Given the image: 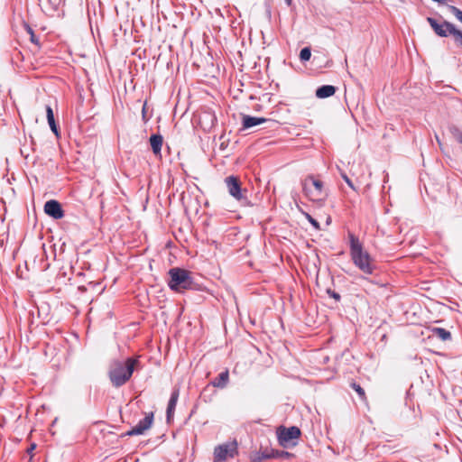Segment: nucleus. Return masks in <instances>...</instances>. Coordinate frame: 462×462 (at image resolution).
I'll return each instance as SVG.
<instances>
[{
  "instance_id": "f257e3e1",
  "label": "nucleus",
  "mask_w": 462,
  "mask_h": 462,
  "mask_svg": "<svg viewBox=\"0 0 462 462\" xmlns=\"http://www.w3.org/2000/svg\"><path fill=\"white\" fill-rule=\"evenodd\" d=\"M350 254L354 264L364 273L372 274L375 265L374 260L365 251L357 237L350 236Z\"/></svg>"
},
{
  "instance_id": "f03ea898",
  "label": "nucleus",
  "mask_w": 462,
  "mask_h": 462,
  "mask_svg": "<svg viewBox=\"0 0 462 462\" xmlns=\"http://www.w3.org/2000/svg\"><path fill=\"white\" fill-rule=\"evenodd\" d=\"M136 359L128 358L125 362H115L109 371V378L114 386L119 387L125 384L132 376Z\"/></svg>"
},
{
  "instance_id": "7ed1b4c3",
  "label": "nucleus",
  "mask_w": 462,
  "mask_h": 462,
  "mask_svg": "<svg viewBox=\"0 0 462 462\" xmlns=\"http://www.w3.org/2000/svg\"><path fill=\"white\" fill-rule=\"evenodd\" d=\"M169 274L171 277L169 286L173 291H181L191 284L189 274L185 270L173 268L170 270Z\"/></svg>"
},
{
  "instance_id": "20e7f679",
  "label": "nucleus",
  "mask_w": 462,
  "mask_h": 462,
  "mask_svg": "<svg viewBox=\"0 0 462 462\" xmlns=\"http://www.w3.org/2000/svg\"><path fill=\"white\" fill-rule=\"evenodd\" d=\"M237 453L236 442H228L218 445L214 450V462H223L234 457Z\"/></svg>"
},
{
  "instance_id": "39448f33",
  "label": "nucleus",
  "mask_w": 462,
  "mask_h": 462,
  "mask_svg": "<svg viewBox=\"0 0 462 462\" xmlns=\"http://www.w3.org/2000/svg\"><path fill=\"white\" fill-rule=\"evenodd\" d=\"M322 182L314 180L308 179L304 181L303 189L308 197H310L312 200H319L322 197Z\"/></svg>"
},
{
  "instance_id": "423d86ee",
  "label": "nucleus",
  "mask_w": 462,
  "mask_h": 462,
  "mask_svg": "<svg viewBox=\"0 0 462 462\" xmlns=\"http://www.w3.org/2000/svg\"><path fill=\"white\" fill-rule=\"evenodd\" d=\"M300 435V430L297 427L284 428L279 431V441L283 447H288L294 439H298Z\"/></svg>"
},
{
  "instance_id": "0eeeda50",
  "label": "nucleus",
  "mask_w": 462,
  "mask_h": 462,
  "mask_svg": "<svg viewBox=\"0 0 462 462\" xmlns=\"http://www.w3.org/2000/svg\"><path fill=\"white\" fill-rule=\"evenodd\" d=\"M229 194L236 200L244 199L243 191L241 189L240 182L236 177L229 176L225 180Z\"/></svg>"
},
{
  "instance_id": "6e6552de",
  "label": "nucleus",
  "mask_w": 462,
  "mask_h": 462,
  "mask_svg": "<svg viewBox=\"0 0 462 462\" xmlns=\"http://www.w3.org/2000/svg\"><path fill=\"white\" fill-rule=\"evenodd\" d=\"M428 23L430 24L431 28L434 30L436 34L440 37H446L448 34H451V31L455 28V26L448 23L444 22L443 23H439L437 21L431 17L427 18Z\"/></svg>"
},
{
  "instance_id": "1a4fd4ad",
  "label": "nucleus",
  "mask_w": 462,
  "mask_h": 462,
  "mask_svg": "<svg viewBox=\"0 0 462 462\" xmlns=\"http://www.w3.org/2000/svg\"><path fill=\"white\" fill-rule=\"evenodd\" d=\"M153 414H147L142 420L139 421L137 425H135L131 430H129L126 435H142L147 430H149L152 424Z\"/></svg>"
},
{
  "instance_id": "9d476101",
  "label": "nucleus",
  "mask_w": 462,
  "mask_h": 462,
  "mask_svg": "<svg viewBox=\"0 0 462 462\" xmlns=\"http://www.w3.org/2000/svg\"><path fill=\"white\" fill-rule=\"evenodd\" d=\"M153 414H147L142 420L139 421L137 425H135L131 430H129L126 435H142L147 430H149L152 424Z\"/></svg>"
},
{
  "instance_id": "9b49d317",
  "label": "nucleus",
  "mask_w": 462,
  "mask_h": 462,
  "mask_svg": "<svg viewBox=\"0 0 462 462\" xmlns=\"http://www.w3.org/2000/svg\"><path fill=\"white\" fill-rule=\"evenodd\" d=\"M44 212L55 218L60 219L63 217V210L61 209L60 204L56 200H49L44 205Z\"/></svg>"
},
{
  "instance_id": "f8f14e48",
  "label": "nucleus",
  "mask_w": 462,
  "mask_h": 462,
  "mask_svg": "<svg viewBox=\"0 0 462 462\" xmlns=\"http://www.w3.org/2000/svg\"><path fill=\"white\" fill-rule=\"evenodd\" d=\"M267 121L264 117H255V116H243L242 117V123L243 127L245 129L251 128L256 125H259L263 123H265Z\"/></svg>"
},
{
  "instance_id": "ddd939ff",
  "label": "nucleus",
  "mask_w": 462,
  "mask_h": 462,
  "mask_svg": "<svg viewBox=\"0 0 462 462\" xmlns=\"http://www.w3.org/2000/svg\"><path fill=\"white\" fill-rule=\"evenodd\" d=\"M336 92L335 87L325 85L316 90V97L319 98H326L333 96Z\"/></svg>"
},
{
  "instance_id": "4468645a",
  "label": "nucleus",
  "mask_w": 462,
  "mask_h": 462,
  "mask_svg": "<svg viewBox=\"0 0 462 462\" xmlns=\"http://www.w3.org/2000/svg\"><path fill=\"white\" fill-rule=\"evenodd\" d=\"M150 143L154 154H160L162 145V136L160 134H152L150 137Z\"/></svg>"
},
{
  "instance_id": "2eb2a0df",
  "label": "nucleus",
  "mask_w": 462,
  "mask_h": 462,
  "mask_svg": "<svg viewBox=\"0 0 462 462\" xmlns=\"http://www.w3.org/2000/svg\"><path fill=\"white\" fill-rule=\"evenodd\" d=\"M46 116H47V120H48V124L51 127V130L58 137L59 130H58L55 119H54L52 108L50 106H46Z\"/></svg>"
},
{
  "instance_id": "dca6fc26",
  "label": "nucleus",
  "mask_w": 462,
  "mask_h": 462,
  "mask_svg": "<svg viewBox=\"0 0 462 462\" xmlns=\"http://www.w3.org/2000/svg\"><path fill=\"white\" fill-rule=\"evenodd\" d=\"M178 398H179V391L175 390L172 393L171 397L170 402H169V404H168V408H167V417H168V419H170L171 417V415H172V413H173V411L175 410Z\"/></svg>"
},
{
  "instance_id": "f3484780",
  "label": "nucleus",
  "mask_w": 462,
  "mask_h": 462,
  "mask_svg": "<svg viewBox=\"0 0 462 462\" xmlns=\"http://www.w3.org/2000/svg\"><path fill=\"white\" fill-rule=\"evenodd\" d=\"M229 374L228 371L221 373L218 378L212 383L215 387L224 388L228 382Z\"/></svg>"
},
{
  "instance_id": "a211bd4d",
  "label": "nucleus",
  "mask_w": 462,
  "mask_h": 462,
  "mask_svg": "<svg viewBox=\"0 0 462 462\" xmlns=\"http://www.w3.org/2000/svg\"><path fill=\"white\" fill-rule=\"evenodd\" d=\"M431 332L434 336H437L441 340L446 341L451 337V335L448 331L441 328H433Z\"/></svg>"
},
{
  "instance_id": "6ab92c4d",
  "label": "nucleus",
  "mask_w": 462,
  "mask_h": 462,
  "mask_svg": "<svg viewBox=\"0 0 462 462\" xmlns=\"http://www.w3.org/2000/svg\"><path fill=\"white\" fill-rule=\"evenodd\" d=\"M450 133L452 136L462 144V132L457 127H451Z\"/></svg>"
},
{
  "instance_id": "aec40b11",
  "label": "nucleus",
  "mask_w": 462,
  "mask_h": 462,
  "mask_svg": "<svg viewBox=\"0 0 462 462\" xmlns=\"http://www.w3.org/2000/svg\"><path fill=\"white\" fill-rule=\"evenodd\" d=\"M311 52L310 48H303L300 52V58L303 61H307L310 59Z\"/></svg>"
},
{
  "instance_id": "412c9836",
  "label": "nucleus",
  "mask_w": 462,
  "mask_h": 462,
  "mask_svg": "<svg viewBox=\"0 0 462 462\" xmlns=\"http://www.w3.org/2000/svg\"><path fill=\"white\" fill-rule=\"evenodd\" d=\"M451 34L454 36L456 42L462 46V32L454 28Z\"/></svg>"
},
{
  "instance_id": "4be33fe9",
  "label": "nucleus",
  "mask_w": 462,
  "mask_h": 462,
  "mask_svg": "<svg viewBox=\"0 0 462 462\" xmlns=\"http://www.w3.org/2000/svg\"><path fill=\"white\" fill-rule=\"evenodd\" d=\"M451 13L462 23V11L455 6H449Z\"/></svg>"
},
{
  "instance_id": "5701e85b",
  "label": "nucleus",
  "mask_w": 462,
  "mask_h": 462,
  "mask_svg": "<svg viewBox=\"0 0 462 462\" xmlns=\"http://www.w3.org/2000/svg\"><path fill=\"white\" fill-rule=\"evenodd\" d=\"M306 218L310 222V224L317 229L319 230L320 227H319V224L318 223V221L316 219H314L310 215H309L308 213H305L304 214Z\"/></svg>"
},
{
  "instance_id": "b1692460",
  "label": "nucleus",
  "mask_w": 462,
  "mask_h": 462,
  "mask_svg": "<svg viewBox=\"0 0 462 462\" xmlns=\"http://www.w3.org/2000/svg\"><path fill=\"white\" fill-rule=\"evenodd\" d=\"M341 177L352 189L356 190L355 185L345 172H341Z\"/></svg>"
},
{
  "instance_id": "393cba45",
  "label": "nucleus",
  "mask_w": 462,
  "mask_h": 462,
  "mask_svg": "<svg viewBox=\"0 0 462 462\" xmlns=\"http://www.w3.org/2000/svg\"><path fill=\"white\" fill-rule=\"evenodd\" d=\"M251 461L252 462H263V459L262 457L261 453H254L251 456Z\"/></svg>"
},
{
  "instance_id": "a878e982",
  "label": "nucleus",
  "mask_w": 462,
  "mask_h": 462,
  "mask_svg": "<svg viewBox=\"0 0 462 462\" xmlns=\"http://www.w3.org/2000/svg\"><path fill=\"white\" fill-rule=\"evenodd\" d=\"M353 388L356 390V392L360 396H364V395H365V392H364V390L360 387V385L354 383V384H353Z\"/></svg>"
},
{
  "instance_id": "bb28decb",
  "label": "nucleus",
  "mask_w": 462,
  "mask_h": 462,
  "mask_svg": "<svg viewBox=\"0 0 462 462\" xmlns=\"http://www.w3.org/2000/svg\"><path fill=\"white\" fill-rule=\"evenodd\" d=\"M261 455L263 460L271 457V455L267 453H261Z\"/></svg>"
},
{
  "instance_id": "cd10ccee",
  "label": "nucleus",
  "mask_w": 462,
  "mask_h": 462,
  "mask_svg": "<svg viewBox=\"0 0 462 462\" xmlns=\"http://www.w3.org/2000/svg\"><path fill=\"white\" fill-rule=\"evenodd\" d=\"M36 448V444H32L31 447L28 449V452L31 453Z\"/></svg>"
},
{
  "instance_id": "c85d7f7f",
  "label": "nucleus",
  "mask_w": 462,
  "mask_h": 462,
  "mask_svg": "<svg viewBox=\"0 0 462 462\" xmlns=\"http://www.w3.org/2000/svg\"><path fill=\"white\" fill-rule=\"evenodd\" d=\"M28 32L31 33V36H32V38H31V39H32V42H34L35 37H34V34H33V32H32V29H31L30 27H28Z\"/></svg>"
},
{
  "instance_id": "c756f323",
  "label": "nucleus",
  "mask_w": 462,
  "mask_h": 462,
  "mask_svg": "<svg viewBox=\"0 0 462 462\" xmlns=\"http://www.w3.org/2000/svg\"><path fill=\"white\" fill-rule=\"evenodd\" d=\"M435 137H436V140H437V142H438V143L439 145V148L442 150V143L440 142V140H439L438 135H436Z\"/></svg>"
},
{
  "instance_id": "7c9ffc66",
  "label": "nucleus",
  "mask_w": 462,
  "mask_h": 462,
  "mask_svg": "<svg viewBox=\"0 0 462 462\" xmlns=\"http://www.w3.org/2000/svg\"><path fill=\"white\" fill-rule=\"evenodd\" d=\"M333 297H334L335 299H337V300H338V299H339V295H338V294H336V293H334V294H333Z\"/></svg>"
},
{
  "instance_id": "2f4dec72",
  "label": "nucleus",
  "mask_w": 462,
  "mask_h": 462,
  "mask_svg": "<svg viewBox=\"0 0 462 462\" xmlns=\"http://www.w3.org/2000/svg\"><path fill=\"white\" fill-rule=\"evenodd\" d=\"M285 1H286V4H287L288 5H291V0H285Z\"/></svg>"
},
{
  "instance_id": "473e14b6",
  "label": "nucleus",
  "mask_w": 462,
  "mask_h": 462,
  "mask_svg": "<svg viewBox=\"0 0 462 462\" xmlns=\"http://www.w3.org/2000/svg\"><path fill=\"white\" fill-rule=\"evenodd\" d=\"M327 224L329 225L330 224V217H328L327 218Z\"/></svg>"
},
{
  "instance_id": "72a5a7b5",
  "label": "nucleus",
  "mask_w": 462,
  "mask_h": 462,
  "mask_svg": "<svg viewBox=\"0 0 462 462\" xmlns=\"http://www.w3.org/2000/svg\"><path fill=\"white\" fill-rule=\"evenodd\" d=\"M401 2H403V0H400Z\"/></svg>"
}]
</instances>
